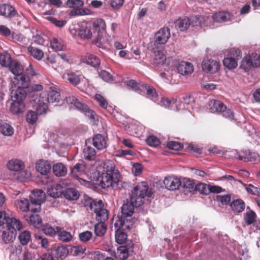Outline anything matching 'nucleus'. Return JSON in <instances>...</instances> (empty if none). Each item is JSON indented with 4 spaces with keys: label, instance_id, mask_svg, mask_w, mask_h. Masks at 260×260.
I'll return each instance as SVG.
<instances>
[{
    "label": "nucleus",
    "instance_id": "obj_1",
    "mask_svg": "<svg viewBox=\"0 0 260 260\" xmlns=\"http://www.w3.org/2000/svg\"><path fill=\"white\" fill-rule=\"evenodd\" d=\"M153 192L147 183L141 182L136 186L132 191L129 201L124 203L121 207V215L116 217L114 226H120L124 228L131 229L137 221L132 217L134 213L135 207L141 206L145 197H151Z\"/></svg>",
    "mask_w": 260,
    "mask_h": 260
},
{
    "label": "nucleus",
    "instance_id": "obj_2",
    "mask_svg": "<svg viewBox=\"0 0 260 260\" xmlns=\"http://www.w3.org/2000/svg\"><path fill=\"white\" fill-rule=\"evenodd\" d=\"M103 171L101 181L102 187L104 188L111 187L115 190L119 189L120 173L115 169L114 162L111 160H106L104 164Z\"/></svg>",
    "mask_w": 260,
    "mask_h": 260
},
{
    "label": "nucleus",
    "instance_id": "obj_3",
    "mask_svg": "<svg viewBox=\"0 0 260 260\" xmlns=\"http://www.w3.org/2000/svg\"><path fill=\"white\" fill-rule=\"evenodd\" d=\"M18 81L14 82V87L11 92L12 99L23 102L27 95V89L29 87L28 77H18Z\"/></svg>",
    "mask_w": 260,
    "mask_h": 260
},
{
    "label": "nucleus",
    "instance_id": "obj_4",
    "mask_svg": "<svg viewBox=\"0 0 260 260\" xmlns=\"http://www.w3.org/2000/svg\"><path fill=\"white\" fill-rule=\"evenodd\" d=\"M84 206L96 214V219L99 222H105L108 219V211L104 208V205L101 201L96 202L90 198L85 202Z\"/></svg>",
    "mask_w": 260,
    "mask_h": 260
},
{
    "label": "nucleus",
    "instance_id": "obj_5",
    "mask_svg": "<svg viewBox=\"0 0 260 260\" xmlns=\"http://www.w3.org/2000/svg\"><path fill=\"white\" fill-rule=\"evenodd\" d=\"M209 109L211 113H220L223 117L231 120L234 119L233 112L227 109L226 106L219 101L211 100L209 103Z\"/></svg>",
    "mask_w": 260,
    "mask_h": 260
},
{
    "label": "nucleus",
    "instance_id": "obj_6",
    "mask_svg": "<svg viewBox=\"0 0 260 260\" xmlns=\"http://www.w3.org/2000/svg\"><path fill=\"white\" fill-rule=\"evenodd\" d=\"M31 202V212H39L41 211V205L45 200V193L41 189L34 190L29 196Z\"/></svg>",
    "mask_w": 260,
    "mask_h": 260
},
{
    "label": "nucleus",
    "instance_id": "obj_7",
    "mask_svg": "<svg viewBox=\"0 0 260 260\" xmlns=\"http://www.w3.org/2000/svg\"><path fill=\"white\" fill-rule=\"evenodd\" d=\"M241 57V51L238 48H233L229 51L227 57L223 59V65L229 69H235L238 66V60Z\"/></svg>",
    "mask_w": 260,
    "mask_h": 260
},
{
    "label": "nucleus",
    "instance_id": "obj_8",
    "mask_svg": "<svg viewBox=\"0 0 260 260\" xmlns=\"http://www.w3.org/2000/svg\"><path fill=\"white\" fill-rule=\"evenodd\" d=\"M170 37V29L167 27H163L155 34L153 46L158 48V45H164L167 42Z\"/></svg>",
    "mask_w": 260,
    "mask_h": 260
},
{
    "label": "nucleus",
    "instance_id": "obj_9",
    "mask_svg": "<svg viewBox=\"0 0 260 260\" xmlns=\"http://www.w3.org/2000/svg\"><path fill=\"white\" fill-rule=\"evenodd\" d=\"M202 65L204 72L211 74L217 72L220 67L219 62L212 59H205Z\"/></svg>",
    "mask_w": 260,
    "mask_h": 260
},
{
    "label": "nucleus",
    "instance_id": "obj_10",
    "mask_svg": "<svg viewBox=\"0 0 260 260\" xmlns=\"http://www.w3.org/2000/svg\"><path fill=\"white\" fill-rule=\"evenodd\" d=\"M164 184L166 188L170 190L178 189L181 186V180L173 176L166 177L164 180Z\"/></svg>",
    "mask_w": 260,
    "mask_h": 260
},
{
    "label": "nucleus",
    "instance_id": "obj_11",
    "mask_svg": "<svg viewBox=\"0 0 260 260\" xmlns=\"http://www.w3.org/2000/svg\"><path fill=\"white\" fill-rule=\"evenodd\" d=\"M9 68L11 72L16 76V77L14 78V82L18 81L19 80L18 77H28V76L26 77L25 75L22 74L23 72V68L21 64L16 60H13L9 66Z\"/></svg>",
    "mask_w": 260,
    "mask_h": 260
},
{
    "label": "nucleus",
    "instance_id": "obj_12",
    "mask_svg": "<svg viewBox=\"0 0 260 260\" xmlns=\"http://www.w3.org/2000/svg\"><path fill=\"white\" fill-rule=\"evenodd\" d=\"M152 51L153 54L152 55L151 63L155 66L164 64L166 57L162 51L159 50L158 47L156 48L154 46H153Z\"/></svg>",
    "mask_w": 260,
    "mask_h": 260
},
{
    "label": "nucleus",
    "instance_id": "obj_13",
    "mask_svg": "<svg viewBox=\"0 0 260 260\" xmlns=\"http://www.w3.org/2000/svg\"><path fill=\"white\" fill-rule=\"evenodd\" d=\"M81 62L85 63L95 69H98L101 64L100 58L95 55L91 54H87L83 56L81 59Z\"/></svg>",
    "mask_w": 260,
    "mask_h": 260
},
{
    "label": "nucleus",
    "instance_id": "obj_14",
    "mask_svg": "<svg viewBox=\"0 0 260 260\" xmlns=\"http://www.w3.org/2000/svg\"><path fill=\"white\" fill-rule=\"evenodd\" d=\"M114 226L117 228L115 231V234L116 243L119 244L125 243L127 238V235L125 231L129 230L131 229L124 228V227H121L120 226Z\"/></svg>",
    "mask_w": 260,
    "mask_h": 260
},
{
    "label": "nucleus",
    "instance_id": "obj_15",
    "mask_svg": "<svg viewBox=\"0 0 260 260\" xmlns=\"http://www.w3.org/2000/svg\"><path fill=\"white\" fill-rule=\"evenodd\" d=\"M48 101L45 96L41 94L36 103V109L37 114L41 115L46 113L48 109Z\"/></svg>",
    "mask_w": 260,
    "mask_h": 260
},
{
    "label": "nucleus",
    "instance_id": "obj_16",
    "mask_svg": "<svg viewBox=\"0 0 260 260\" xmlns=\"http://www.w3.org/2000/svg\"><path fill=\"white\" fill-rule=\"evenodd\" d=\"M7 230L16 233L17 231H20L22 228L21 221L15 218H8L7 223Z\"/></svg>",
    "mask_w": 260,
    "mask_h": 260
},
{
    "label": "nucleus",
    "instance_id": "obj_17",
    "mask_svg": "<svg viewBox=\"0 0 260 260\" xmlns=\"http://www.w3.org/2000/svg\"><path fill=\"white\" fill-rule=\"evenodd\" d=\"M12 99V102L10 106V111L14 114L23 113L25 110V105L23 102Z\"/></svg>",
    "mask_w": 260,
    "mask_h": 260
},
{
    "label": "nucleus",
    "instance_id": "obj_18",
    "mask_svg": "<svg viewBox=\"0 0 260 260\" xmlns=\"http://www.w3.org/2000/svg\"><path fill=\"white\" fill-rule=\"evenodd\" d=\"M142 89H144L146 91L147 98L155 103L158 101L159 98L158 94L153 86L147 84H143V85H142Z\"/></svg>",
    "mask_w": 260,
    "mask_h": 260
},
{
    "label": "nucleus",
    "instance_id": "obj_19",
    "mask_svg": "<svg viewBox=\"0 0 260 260\" xmlns=\"http://www.w3.org/2000/svg\"><path fill=\"white\" fill-rule=\"evenodd\" d=\"M17 14L14 8L9 4L0 5V14L7 18L14 17Z\"/></svg>",
    "mask_w": 260,
    "mask_h": 260
},
{
    "label": "nucleus",
    "instance_id": "obj_20",
    "mask_svg": "<svg viewBox=\"0 0 260 260\" xmlns=\"http://www.w3.org/2000/svg\"><path fill=\"white\" fill-rule=\"evenodd\" d=\"M177 71L178 73L181 75H188L193 72V68L190 62L182 61L179 63Z\"/></svg>",
    "mask_w": 260,
    "mask_h": 260
},
{
    "label": "nucleus",
    "instance_id": "obj_21",
    "mask_svg": "<svg viewBox=\"0 0 260 260\" xmlns=\"http://www.w3.org/2000/svg\"><path fill=\"white\" fill-rule=\"evenodd\" d=\"M51 165L48 161L39 160L37 162L36 169L42 175H46L50 173Z\"/></svg>",
    "mask_w": 260,
    "mask_h": 260
},
{
    "label": "nucleus",
    "instance_id": "obj_22",
    "mask_svg": "<svg viewBox=\"0 0 260 260\" xmlns=\"http://www.w3.org/2000/svg\"><path fill=\"white\" fill-rule=\"evenodd\" d=\"M65 102L69 104L74 105L78 110H86L87 105L79 102L77 98L73 95H69L65 99Z\"/></svg>",
    "mask_w": 260,
    "mask_h": 260
},
{
    "label": "nucleus",
    "instance_id": "obj_23",
    "mask_svg": "<svg viewBox=\"0 0 260 260\" xmlns=\"http://www.w3.org/2000/svg\"><path fill=\"white\" fill-rule=\"evenodd\" d=\"M93 146L98 150H102L107 147V141L101 134L96 135L92 139Z\"/></svg>",
    "mask_w": 260,
    "mask_h": 260
},
{
    "label": "nucleus",
    "instance_id": "obj_24",
    "mask_svg": "<svg viewBox=\"0 0 260 260\" xmlns=\"http://www.w3.org/2000/svg\"><path fill=\"white\" fill-rule=\"evenodd\" d=\"M46 99L48 103H58L61 100V96L56 87H50L48 97Z\"/></svg>",
    "mask_w": 260,
    "mask_h": 260
},
{
    "label": "nucleus",
    "instance_id": "obj_25",
    "mask_svg": "<svg viewBox=\"0 0 260 260\" xmlns=\"http://www.w3.org/2000/svg\"><path fill=\"white\" fill-rule=\"evenodd\" d=\"M62 195L69 201L77 200L80 196L78 191L74 188H68L63 190Z\"/></svg>",
    "mask_w": 260,
    "mask_h": 260
},
{
    "label": "nucleus",
    "instance_id": "obj_26",
    "mask_svg": "<svg viewBox=\"0 0 260 260\" xmlns=\"http://www.w3.org/2000/svg\"><path fill=\"white\" fill-rule=\"evenodd\" d=\"M62 78L68 81L73 85H77L80 82V79L79 75L72 72H67L62 75Z\"/></svg>",
    "mask_w": 260,
    "mask_h": 260
},
{
    "label": "nucleus",
    "instance_id": "obj_27",
    "mask_svg": "<svg viewBox=\"0 0 260 260\" xmlns=\"http://www.w3.org/2000/svg\"><path fill=\"white\" fill-rule=\"evenodd\" d=\"M86 168V166L83 161L78 162L71 169V174L75 178H78L79 176L85 172Z\"/></svg>",
    "mask_w": 260,
    "mask_h": 260
},
{
    "label": "nucleus",
    "instance_id": "obj_28",
    "mask_svg": "<svg viewBox=\"0 0 260 260\" xmlns=\"http://www.w3.org/2000/svg\"><path fill=\"white\" fill-rule=\"evenodd\" d=\"M47 193L49 196L53 198H59L62 194V187L60 184H56L55 185L49 187L47 189Z\"/></svg>",
    "mask_w": 260,
    "mask_h": 260
},
{
    "label": "nucleus",
    "instance_id": "obj_29",
    "mask_svg": "<svg viewBox=\"0 0 260 260\" xmlns=\"http://www.w3.org/2000/svg\"><path fill=\"white\" fill-rule=\"evenodd\" d=\"M15 205L17 209L22 212L31 211V203H29V201L26 199L22 198L17 200L15 201Z\"/></svg>",
    "mask_w": 260,
    "mask_h": 260
},
{
    "label": "nucleus",
    "instance_id": "obj_30",
    "mask_svg": "<svg viewBox=\"0 0 260 260\" xmlns=\"http://www.w3.org/2000/svg\"><path fill=\"white\" fill-rule=\"evenodd\" d=\"M190 24L188 18H180L175 22V28L181 31L186 30Z\"/></svg>",
    "mask_w": 260,
    "mask_h": 260
},
{
    "label": "nucleus",
    "instance_id": "obj_31",
    "mask_svg": "<svg viewBox=\"0 0 260 260\" xmlns=\"http://www.w3.org/2000/svg\"><path fill=\"white\" fill-rule=\"evenodd\" d=\"M92 27L94 30V34L96 32H104L106 30V25L105 21L102 18L95 19L92 22Z\"/></svg>",
    "mask_w": 260,
    "mask_h": 260
},
{
    "label": "nucleus",
    "instance_id": "obj_32",
    "mask_svg": "<svg viewBox=\"0 0 260 260\" xmlns=\"http://www.w3.org/2000/svg\"><path fill=\"white\" fill-rule=\"evenodd\" d=\"M52 250L55 252V254L58 258L66 257L68 254H70V245L68 246H58L56 247H54Z\"/></svg>",
    "mask_w": 260,
    "mask_h": 260
},
{
    "label": "nucleus",
    "instance_id": "obj_33",
    "mask_svg": "<svg viewBox=\"0 0 260 260\" xmlns=\"http://www.w3.org/2000/svg\"><path fill=\"white\" fill-rule=\"evenodd\" d=\"M78 34L83 40H88L92 36L91 30L87 25H82L78 30Z\"/></svg>",
    "mask_w": 260,
    "mask_h": 260
},
{
    "label": "nucleus",
    "instance_id": "obj_34",
    "mask_svg": "<svg viewBox=\"0 0 260 260\" xmlns=\"http://www.w3.org/2000/svg\"><path fill=\"white\" fill-rule=\"evenodd\" d=\"M231 208L235 213L243 212L245 207L244 202L241 199L234 200L230 204Z\"/></svg>",
    "mask_w": 260,
    "mask_h": 260
},
{
    "label": "nucleus",
    "instance_id": "obj_35",
    "mask_svg": "<svg viewBox=\"0 0 260 260\" xmlns=\"http://www.w3.org/2000/svg\"><path fill=\"white\" fill-rule=\"evenodd\" d=\"M8 168L14 171H19L24 168L23 162L19 159H12L10 160L7 165Z\"/></svg>",
    "mask_w": 260,
    "mask_h": 260
},
{
    "label": "nucleus",
    "instance_id": "obj_36",
    "mask_svg": "<svg viewBox=\"0 0 260 260\" xmlns=\"http://www.w3.org/2000/svg\"><path fill=\"white\" fill-rule=\"evenodd\" d=\"M239 159L244 161H257L260 159L259 155L256 152L245 151L243 155H239Z\"/></svg>",
    "mask_w": 260,
    "mask_h": 260
},
{
    "label": "nucleus",
    "instance_id": "obj_37",
    "mask_svg": "<svg viewBox=\"0 0 260 260\" xmlns=\"http://www.w3.org/2000/svg\"><path fill=\"white\" fill-rule=\"evenodd\" d=\"M42 231L47 236L53 237L56 235L57 232L59 231L60 227H52L48 223H46L42 226Z\"/></svg>",
    "mask_w": 260,
    "mask_h": 260
},
{
    "label": "nucleus",
    "instance_id": "obj_38",
    "mask_svg": "<svg viewBox=\"0 0 260 260\" xmlns=\"http://www.w3.org/2000/svg\"><path fill=\"white\" fill-rule=\"evenodd\" d=\"M53 172L57 177L64 176L67 172V169L62 163H57L53 166Z\"/></svg>",
    "mask_w": 260,
    "mask_h": 260
},
{
    "label": "nucleus",
    "instance_id": "obj_39",
    "mask_svg": "<svg viewBox=\"0 0 260 260\" xmlns=\"http://www.w3.org/2000/svg\"><path fill=\"white\" fill-rule=\"evenodd\" d=\"M213 20L217 22H222L230 19V14L226 12H219L213 15Z\"/></svg>",
    "mask_w": 260,
    "mask_h": 260
},
{
    "label": "nucleus",
    "instance_id": "obj_40",
    "mask_svg": "<svg viewBox=\"0 0 260 260\" xmlns=\"http://www.w3.org/2000/svg\"><path fill=\"white\" fill-rule=\"evenodd\" d=\"M86 250V247L82 245L76 246L70 245V255L74 256L80 255Z\"/></svg>",
    "mask_w": 260,
    "mask_h": 260
},
{
    "label": "nucleus",
    "instance_id": "obj_41",
    "mask_svg": "<svg viewBox=\"0 0 260 260\" xmlns=\"http://www.w3.org/2000/svg\"><path fill=\"white\" fill-rule=\"evenodd\" d=\"M29 222L37 229L42 226V220L38 214H32L29 216Z\"/></svg>",
    "mask_w": 260,
    "mask_h": 260
},
{
    "label": "nucleus",
    "instance_id": "obj_42",
    "mask_svg": "<svg viewBox=\"0 0 260 260\" xmlns=\"http://www.w3.org/2000/svg\"><path fill=\"white\" fill-rule=\"evenodd\" d=\"M158 105L161 106H164L166 108H171L172 105L175 104L176 106H177V99L172 98L170 100L168 98H161L160 102H157Z\"/></svg>",
    "mask_w": 260,
    "mask_h": 260
},
{
    "label": "nucleus",
    "instance_id": "obj_43",
    "mask_svg": "<svg viewBox=\"0 0 260 260\" xmlns=\"http://www.w3.org/2000/svg\"><path fill=\"white\" fill-rule=\"evenodd\" d=\"M84 158L88 160H94L95 157V150L93 148L88 146L83 150Z\"/></svg>",
    "mask_w": 260,
    "mask_h": 260
},
{
    "label": "nucleus",
    "instance_id": "obj_44",
    "mask_svg": "<svg viewBox=\"0 0 260 260\" xmlns=\"http://www.w3.org/2000/svg\"><path fill=\"white\" fill-rule=\"evenodd\" d=\"M107 231V227L104 222H99L94 225V233L98 237H102L105 235Z\"/></svg>",
    "mask_w": 260,
    "mask_h": 260
},
{
    "label": "nucleus",
    "instance_id": "obj_45",
    "mask_svg": "<svg viewBox=\"0 0 260 260\" xmlns=\"http://www.w3.org/2000/svg\"><path fill=\"white\" fill-rule=\"evenodd\" d=\"M256 217L255 213L253 211L250 210L244 214V220L247 225H250L254 223Z\"/></svg>",
    "mask_w": 260,
    "mask_h": 260
},
{
    "label": "nucleus",
    "instance_id": "obj_46",
    "mask_svg": "<svg viewBox=\"0 0 260 260\" xmlns=\"http://www.w3.org/2000/svg\"><path fill=\"white\" fill-rule=\"evenodd\" d=\"M28 50L31 56L39 60L44 56V52L40 49L30 46L28 48Z\"/></svg>",
    "mask_w": 260,
    "mask_h": 260
},
{
    "label": "nucleus",
    "instance_id": "obj_47",
    "mask_svg": "<svg viewBox=\"0 0 260 260\" xmlns=\"http://www.w3.org/2000/svg\"><path fill=\"white\" fill-rule=\"evenodd\" d=\"M16 234L9 231L3 232L2 237L4 243L8 244L12 242L15 239Z\"/></svg>",
    "mask_w": 260,
    "mask_h": 260
},
{
    "label": "nucleus",
    "instance_id": "obj_48",
    "mask_svg": "<svg viewBox=\"0 0 260 260\" xmlns=\"http://www.w3.org/2000/svg\"><path fill=\"white\" fill-rule=\"evenodd\" d=\"M58 239L63 242H69L71 241L72 239V236L70 232L65 231L62 230V229L60 228L59 231L57 232Z\"/></svg>",
    "mask_w": 260,
    "mask_h": 260
},
{
    "label": "nucleus",
    "instance_id": "obj_49",
    "mask_svg": "<svg viewBox=\"0 0 260 260\" xmlns=\"http://www.w3.org/2000/svg\"><path fill=\"white\" fill-rule=\"evenodd\" d=\"M251 59H250V55L244 57L241 61L240 67L245 71L249 70L251 68V66L252 65L250 63Z\"/></svg>",
    "mask_w": 260,
    "mask_h": 260
},
{
    "label": "nucleus",
    "instance_id": "obj_50",
    "mask_svg": "<svg viewBox=\"0 0 260 260\" xmlns=\"http://www.w3.org/2000/svg\"><path fill=\"white\" fill-rule=\"evenodd\" d=\"M31 238L30 233L27 231H24L19 235L20 242L23 245L27 244Z\"/></svg>",
    "mask_w": 260,
    "mask_h": 260
},
{
    "label": "nucleus",
    "instance_id": "obj_51",
    "mask_svg": "<svg viewBox=\"0 0 260 260\" xmlns=\"http://www.w3.org/2000/svg\"><path fill=\"white\" fill-rule=\"evenodd\" d=\"M51 47L54 50L58 51L63 49L64 44L61 40L54 38L51 41Z\"/></svg>",
    "mask_w": 260,
    "mask_h": 260
},
{
    "label": "nucleus",
    "instance_id": "obj_52",
    "mask_svg": "<svg viewBox=\"0 0 260 260\" xmlns=\"http://www.w3.org/2000/svg\"><path fill=\"white\" fill-rule=\"evenodd\" d=\"M13 60L8 53L0 54V63L3 67H9Z\"/></svg>",
    "mask_w": 260,
    "mask_h": 260
},
{
    "label": "nucleus",
    "instance_id": "obj_53",
    "mask_svg": "<svg viewBox=\"0 0 260 260\" xmlns=\"http://www.w3.org/2000/svg\"><path fill=\"white\" fill-rule=\"evenodd\" d=\"M2 133L5 136H11L14 133L13 127L8 123H4L1 125Z\"/></svg>",
    "mask_w": 260,
    "mask_h": 260
},
{
    "label": "nucleus",
    "instance_id": "obj_54",
    "mask_svg": "<svg viewBox=\"0 0 260 260\" xmlns=\"http://www.w3.org/2000/svg\"><path fill=\"white\" fill-rule=\"evenodd\" d=\"M195 188L196 190L199 191L201 194L205 195L209 194V185L200 183L196 185Z\"/></svg>",
    "mask_w": 260,
    "mask_h": 260
},
{
    "label": "nucleus",
    "instance_id": "obj_55",
    "mask_svg": "<svg viewBox=\"0 0 260 260\" xmlns=\"http://www.w3.org/2000/svg\"><path fill=\"white\" fill-rule=\"evenodd\" d=\"M66 5L70 8L77 9L83 7L84 2L82 0H67Z\"/></svg>",
    "mask_w": 260,
    "mask_h": 260
},
{
    "label": "nucleus",
    "instance_id": "obj_56",
    "mask_svg": "<svg viewBox=\"0 0 260 260\" xmlns=\"http://www.w3.org/2000/svg\"><path fill=\"white\" fill-rule=\"evenodd\" d=\"M181 186L184 188L193 189L195 186V182L189 178H184L181 180Z\"/></svg>",
    "mask_w": 260,
    "mask_h": 260
},
{
    "label": "nucleus",
    "instance_id": "obj_57",
    "mask_svg": "<svg viewBox=\"0 0 260 260\" xmlns=\"http://www.w3.org/2000/svg\"><path fill=\"white\" fill-rule=\"evenodd\" d=\"M251 64H252L251 68H257L260 66V55L257 53H252L250 55Z\"/></svg>",
    "mask_w": 260,
    "mask_h": 260
},
{
    "label": "nucleus",
    "instance_id": "obj_58",
    "mask_svg": "<svg viewBox=\"0 0 260 260\" xmlns=\"http://www.w3.org/2000/svg\"><path fill=\"white\" fill-rule=\"evenodd\" d=\"M146 142L147 145L154 147L158 146L160 143L159 140L154 136H149L146 140Z\"/></svg>",
    "mask_w": 260,
    "mask_h": 260
},
{
    "label": "nucleus",
    "instance_id": "obj_59",
    "mask_svg": "<svg viewBox=\"0 0 260 260\" xmlns=\"http://www.w3.org/2000/svg\"><path fill=\"white\" fill-rule=\"evenodd\" d=\"M37 112L33 111H29L26 115V121L30 124H34L38 119Z\"/></svg>",
    "mask_w": 260,
    "mask_h": 260
},
{
    "label": "nucleus",
    "instance_id": "obj_60",
    "mask_svg": "<svg viewBox=\"0 0 260 260\" xmlns=\"http://www.w3.org/2000/svg\"><path fill=\"white\" fill-rule=\"evenodd\" d=\"M103 33L96 32L95 35V38L92 41V43L95 44L98 47H102L103 45Z\"/></svg>",
    "mask_w": 260,
    "mask_h": 260
},
{
    "label": "nucleus",
    "instance_id": "obj_61",
    "mask_svg": "<svg viewBox=\"0 0 260 260\" xmlns=\"http://www.w3.org/2000/svg\"><path fill=\"white\" fill-rule=\"evenodd\" d=\"M216 200L221 204L222 205H227L231 201L230 195L224 196L217 195L216 197Z\"/></svg>",
    "mask_w": 260,
    "mask_h": 260
},
{
    "label": "nucleus",
    "instance_id": "obj_62",
    "mask_svg": "<svg viewBox=\"0 0 260 260\" xmlns=\"http://www.w3.org/2000/svg\"><path fill=\"white\" fill-rule=\"evenodd\" d=\"M143 84L142 83H138L134 80H128L126 82L127 85L135 91H138L139 89L142 90V85Z\"/></svg>",
    "mask_w": 260,
    "mask_h": 260
},
{
    "label": "nucleus",
    "instance_id": "obj_63",
    "mask_svg": "<svg viewBox=\"0 0 260 260\" xmlns=\"http://www.w3.org/2000/svg\"><path fill=\"white\" fill-rule=\"evenodd\" d=\"M247 191L253 195L260 197V188L254 186L252 184H249L245 188Z\"/></svg>",
    "mask_w": 260,
    "mask_h": 260
},
{
    "label": "nucleus",
    "instance_id": "obj_64",
    "mask_svg": "<svg viewBox=\"0 0 260 260\" xmlns=\"http://www.w3.org/2000/svg\"><path fill=\"white\" fill-rule=\"evenodd\" d=\"M92 236V234L90 231H85L81 233L79 235V239L83 242H86L89 241Z\"/></svg>",
    "mask_w": 260,
    "mask_h": 260
}]
</instances>
